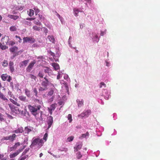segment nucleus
I'll use <instances>...</instances> for the list:
<instances>
[{"mask_svg": "<svg viewBox=\"0 0 160 160\" xmlns=\"http://www.w3.org/2000/svg\"><path fill=\"white\" fill-rule=\"evenodd\" d=\"M4 139L5 140H9L10 138H9V136H7L5 137H4Z\"/></svg>", "mask_w": 160, "mask_h": 160, "instance_id": "bf43d9fd", "label": "nucleus"}, {"mask_svg": "<svg viewBox=\"0 0 160 160\" xmlns=\"http://www.w3.org/2000/svg\"><path fill=\"white\" fill-rule=\"evenodd\" d=\"M9 136L10 138L9 140L13 142L15 139L16 135L15 134H13L12 135Z\"/></svg>", "mask_w": 160, "mask_h": 160, "instance_id": "5701e85b", "label": "nucleus"}, {"mask_svg": "<svg viewBox=\"0 0 160 160\" xmlns=\"http://www.w3.org/2000/svg\"><path fill=\"white\" fill-rule=\"evenodd\" d=\"M56 12L57 13V16L60 19H61V17L60 15L59 14H58L57 12Z\"/></svg>", "mask_w": 160, "mask_h": 160, "instance_id": "69168bd1", "label": "nucleus"}, {"mask_svg": "<svg viewBox=\"0 0 160 160\" xmlns=\"http://www.w3.org/2000/svg\"><path fill=\"white\" fill-rule=\"evenodd\" d=\"M23 132V128L22 127H21L18 128V129L13 131V132L16 133H22Z\"/></svg>", "mask_w": 160, "mask_h": 160, "instance_id": "dca6fc26", "label": "nucleus"}, {"mask_svg": "<svg viewBox=\"0 0 160 160\" xmlns=\"http://www.w3.org/2000/svg\"><path fill=\"white\" fill-rule=\"evenodd\" d=\"M28 157V155H26L25 156H24V155H22V154L21 157L19 158L18 160H24L25 159L27 158Z\"/></svg>", "mask_w": 160, "mask_h": 160, "instance_id": "c85d7f7f", "label": "nucleus"}, {"mask_svg": "<svg viewBox=\"0 0 160 160\" xmlns=\"http://www.w3.org/2000/svg\"><path fill=\"white\" fill-rule=\"evenodd\" d=\"M15 44V43L14 41H11L10 42L9 44L10 45L13 46Z\"/></svg>", "mask_w": 160, "mask_h": 160, "instance_id": "864d4df0", "label": "nucleus"}, {"mask_svg": "<svg viewBox=\"0 0 160 160\" xmlns=\"http://www.w3.org/2000/svg\"><path fill=\"white\" fill-rule=\"evenodd\" d=\"M48 137V134L47 133H46L44 134V135L43 136V139H43V140H44L45 141L44 142L46 141Z\"/></svg>", "mask_w": 160, "mask_h": 160, "instance_id": "ea45409f", "label": "nucleus"}, {"mask_svg": "<svg viewBox=\"0 0 160 160\" xmlns=\"http://www.w3.org/2000/svg\"><path fill=\"white\" fill-rule=\"evenodd\" d=\"M20 145V143L19 142L16 143L13 146L10 148L11 151H12L16 150L18 147Z\"/></svg>", "mask_w": 160, "mask_h": 160, "instance_id": "4468645a", "label": "nucleus"}, {"mask_svg": "<svg viewBox=\"0 0 160 160\" xmlns=\"http://www.w3.org/2000/svg\"><path fill=\"white\" fill-rule=\"evenodd\" d=\"M34 10H35V13L36 14L39 12V10L38 9L34 8Z\"/></svg>", "mask_w": 160, "mask_h": 160, "instance_id": "13d9d810", "label": "nucleus"}, {"mask_svg": "<svg viewBox=\"0 0 160 160\" xmlns=\"http://www.w3.org/2000/svg\"><path fill=\"white\" fill-rule=\"evenodd\" d=\"M36 62L35 60H34L32 62H31L29 64L26 70L28 72H30L31 70L33 67L34 65L35 64Z\"/></svg>", "mask_w": 160, "mask_h": 160, "instance_id": "39448f33", "label": "nucleus"}, {"mask_svg": "<svg viewBox=\"0 0 160 160\" xmlns=\"http://www.w3.org/2000/svg\"><path fill=\"white\" fill-rule=\"evenodd\" d=\"M28 107L31 113L35 117L37 120L41 121L42 120V112L41 111L40 113V110L41 107L40 105L32 106L29 104L28 106Z\"/></svg>", "mask_w": 160, "mask_h": 160, "instance_id": "f257e3e1", "label": "nucleus"}, {"mask_svg": "<svg viewBox=\"0 0 160 160\" xmlns=\"http://www.w3.org/2000/svg\"><path fill=\"white\" fill-rule=\"evenodd\" d=\"M15 37L17 38H19V40H18V41L19 42H21L22 39L19 36H18L17 35H16L15 36Z\"/></svg>", "mask_w": 160, "mask_h": 160, "instance_id": "6e6d98bb", "label": "nucleus"}, {"mask_svg": "<svg viewBox=\"0 0 160 160\" xmlns=\"http://www.w3.org/2000/svg\"><path fill=\"white\" fill-rule=\"evenodd\" d=\"M106 30H105V32L104 31H101V34H100V35H101V36H103L104 34L105 33V32H106Z\"/></svg>", "mask_w": 160, "mask_h": 160, "instance_id": "0e129e2a", "label": "nucleus"}, {"mask_svg": "<svg viewBox=\"0 0 160 160\" xmlns=\"http://www.w3.org/2000/svg\"><path fill=\"white\" fill-rule=\"evenodd\" d=\"M23 43L28 42L31 43L35 42V39L31 37H24L23 38Z\"/></svg>", "mask_w": 160, "mask_h": 160, "instance_id": "7ed1b4c3", "label": "nucleus"}, {"mask_svg": "<svg viewBox=\"0 0 160 160\" xmlns=\"http://www.w3.org/2000/svg\"><path fill=\"white\" fill-rule=\"evenodd\" d=\"M7 158L3 154H0V160H7Z\"/></svg>", "mask_w": 160, "mask_h": 160, "instance_id": "2f4dec72", "label": "nucleus"}, {"mask_svg": "<svg viewBox=\"0 0 160 160\" xmlns=\"http://www.w3.org/2000/svg\"><path fill=\"white\" fill-rule=\"evenodd\" d=\"M73 10L74 12V14L76 17L78 16V14L79 12V10L77 8H73Z\"/></svg>", "mask_w": 160, "mask_h": 160, "instance_id": "bb28decb", "label": "nucleus"}, {"mask_svg": "<svg viewBox=\"0 0 160 160\" xmlns=\"http://www.w3.org/2000/svg\"><path fill=\"white\" fill-rule=\"evenodd\" d=\"M77 102L78 103V107H81L83 104V102H82V100L80 101L78 99L77 100Z\"/></svg>", "mask_w": 160, "mask_h": 160, "instance_id": "7c9ffc66", "label": "nucleus"}, {"mask_svg": "<svg viewBox=\"0 0 160 160\" xmlns=\"http://www.w3.org/2000/svg\"><path fill=\"white\" fill-rule=\"evenodd\" d=\"M91 113V111L90 110H88L85 111L81 113L80 116L82 118L84 117H88Z\"/></svg>", "mask_w": 160, "mask_h": 160, "instance_id": "6e6552de", "label": "nucleus"}, {"mask_svg": "<svg viewBox=\"0 0 160 160\" xmlns=\"http://www.w3.org/2000/svg\"><path fill=\"white\" fill-rule=\"evenodd\" d=\"M53 122V117L51 116H49L47 118V123L48 125V128H50Z\"/></svg>", "mask_w": 160, "mask_h": 160, "instance_id": "423d86ee", "label": "nucleus"}, {"mask_svg": "<svg viewBox=\"0 0 160 160\" xmlns=\"http://www.w3.org/2000/svg\"><path fill=\"white\" fill-rule=\"evenodd\" d=\"M89 135V133L88 132H87L86 133L83 134L82 135V138H84L86 136H88Z\"/></svg>", "mask_w": 160, "mask_h": 160, "instance_id": "a18cd8bd", "label": "nucleus"}, {"mask_svg": "<svg viewBox=\"0 0 160 160\" xmlns=\"http://www.w3.org/2000/svg\"><path fill=\"white\" fill-rule=\"evenodd\" d=\"M13 65V62L12 61H10L9 63V66L10 72L12 73L14 71V70Z\"/></svg>", "mask_w": 160, "mask_h": 160, "instance_id": "f8f14e48", "label": "nucleus"}, {"mask_svg": "<svg viewBox=\"0 0 160 160\" xmlns=\"http://www.w3.org/2000/svg\"><path fill=\"white\" fill-rule=\"evenodd\" d=\"M29 148H26L24 150V151L23 152L22 155H24L25 154L28 152L29 151Z\"/></svg>", "mask_w": 160, "mask_h": 160, "instance_id": "49530a36", "label": "nucleus"}, {"mask_svg": "<svg viewBox=\"0 0 160 160\" xmlns=\"http://www.w3.org/2000/svg\"><path fill=\"white\" fill-rule=\"evenodd\" d=\"M8 106H9V107L10 108L12 112H15L14 111H16V112H15L16 113H17L18 112H17V110H18V112H19V109H18V108L16 107L15 108H13V106L11 104H8Z\"/></svg>", "mask_w": 160, "mask_h": 160, "instance_id": "2eb2a0df", "label": "nucleus"}, {"mask_svg": "<svg viewBox=\"0 0 160 160\" xmlns=\"http://www.w3.org/2000/svg\"><path fill=\"white\" fill-rule=\"evenodd\" d=\"M8 94L11 97H12V92L11 91H9L8 92Z\"/></svg>", "mask_w": 160, "mask_h": 160, "instance_id": "774afa93", "label": "nucleus"}, {"mask_svg": "<svg viewBox=\"0 0 160 160\" xmlns=\"http://www.w3.org/2000/svg\"><path fill=\"white\" fill-rule=\"evenodd\" d=\"M18 98L20 100L23 101H25L26 99V97L23 96H20Z\"/></svg>", "mask_w": 160, "mask_h": 160, "instance_id": "4c0bfd02", "label": "nucleus"}, {"mask_svg": "<svg viewBox=\"0 0 160 160\" xmlns=\"http://www.w3.org/2000/svg\"><path fill=\"white\" fill-rule=\"evenodd\" d=\"M48 38L50 42L54 43L55 39L53 36L52 35H49L48 37Z\"/></svg>", "mask_w": 160, "mask_h": 160, "instance_id": "a211bd4d", "label": "nucleus"}, {"mask_svg": "<svg viewBox=\"0 0 160 160\" xmlns=\"http://www.w3.org/2000/svg\"><path fill=\"white\" fill-rule=\"evenodd\" d=\"M102 86H103L105 88L106 87V85L105 84L104 82H101L100 83V88H102Z\"/></svg>", "mask_w": 160, "mask_h": 160, "instance_id": "09e8293b", "label": "nucleus"}, {"mask_svg": "<svg viewBox=\"0 0 160 160\" xmlns=\"http://www.w3.org/2000/svg\"><path fill=\"white\" fill-rule=\"evenodd\" d=\"M24 129L25 133L28 134L31 131H32V130L28 127H25Z\"/></svg>", "mask_w": 160, "mask_h": 160, "instance_id": "cd10ccee", "label": "nucleus"}, {"mask_svg": "<svg viewBox=\"0 0 160 160\" xmlns=\"http://www.w3.org/2000/svg\"><path fill=\"white\" fill-rule=\"evenodd\" d=\"M22 151V150H18L17 151L13 153H11L10 154L9 157L10 158H12L15 157L17 156L20 152Z\"/></svg>", "mask_w": 160, "mask_h": 160, "instance_id": "9b49d317", "label": "nucleus"}, {"mask_svg": "<svg viewBox=\"0 0 160 160\" xmlns=\"http://www.w3.org/2000/svg\"><path fill=\"white\" fill-rule=\"evenodd\" d=\"M51 85H52L53 86V88H51L50 89L49 91L48 92L47 95L48 96H51L53 94L55 90H56V89L54 87V85L53 84L50 83Z\"/></svg>", "mask_w": 160, "mask_h": 160, "instance_id": "0eeeda50", "label": "nucleus"}, {"mask_svg": "<svg viewBox=\"0 0 160 160\" xmlns=\"http://www.w3.org/2000/svg\"><path fill=\"white\" fill-rule=\"evenodd\" d=\"M51 71L52 70L49 68L48 67H46L44 69V72L48 73L49 75V73H51Z\"/></svg>", "mask_w": 160, "mask_h": 160, "instance_id": "393cba45", "label": "nucleus"}, {"mask_svg": "<svg viewBox=\"0 0 160 160\" xmlns=\"http://www.w3.org/2000/svg\"><path fill=\"white\" fill-rule=\"evenodd\" d=\"M82 144H80L78 145L76 147H74V152H76L78 151L80 149L82 148Z\"/></svg>", "mask_w": 160, "mask_h": 160, "instance_id": "4be33fe9", "label": "nucleus"}, {"mask_svg": "<svg viewBox=\"0 0 160 160\" xmlns=\"http://www.w3.org/2000/svg\"><path fill=\"white\" fill-rule=\"evenodd\" d=\"M9 41V38L7 36H5L1 40V43L3 45H7Z\"/></svg>", "mask_w": 160, "mask_h": 160, "instance_id": "1a4fd4ad", "label": "nucleus"}, {"mask_svg": "<svg viewBox=\"0 0 160 160\" xmlns=\"http://www.w3.org/2000/svg\"><path fill=\"white\" fill-rule=\"evenodd\" d=\"M67 118L69 120V122H71L72 121V115L71 114H69Z\"/></svg>", "mask_w": 160, "mask_h": 160, "instance_id": "a19ab883", "label": "nucleus"}, {"mask_svg": "<svg viewBox=\"0 0 160 160\" xmlns=\"http://www.w3.org/2000/svg\"><path fill=\"white\" fill-rule=\"evenodd\" d=\"M4 120V118H3V115L0 113V121H2Z\"/></svg>", "mask_w": 160, "mask_h": 160, "instance_id": "4d7b16f0", "label": "nucleus"}, {"mask_svg": "<svg viewBox=\"0 0 160 160\" xmlns=\"http://www.w3.org/2000/svg\"><path fill=\"white\" fill-rule=\"evenodd\" d=\"M33 29L34 30L37 31H39L40 30L41 28L38 27L36 26H34L33 27Z\"/></svg>", "mask_w": 160, "mask_h": 160, "instance_id": "58836bf2", "label": "nucleus"}, {"mask_svg": "<svg viewBox=\"0 0 160 160\" xmlns=\"http://www.w3.org/2000/svg\"><path fill=\"white\" fill-rule=\"evenodd\" d=\"M10 101L12 102L14 104L18 106H20V105L17 102H16V101H15L14 100L12 99H10Z\"/></svg>", "mask_w": 160, "mask_h": 160, "instance_id": "473e14b6", "label": "nucleus"}, {"mask_svg": "<svg viewBox=\"0 0 160 160\" xmlns=\"http://www.w3.org/2000/svg\"><path fill=\"white\" fill-rule=\"evenodd\" d=\"M33 23L34 24H36L37 25L40 26L41 25V23L38 20H35L33 22Z\"/></svg>", "mask_w": 160, "mask_h": 160, "instance_id": "e433bc0d", "label": "nucleus"}, {"mask_svg": "<svg viewBox=\"0 0 160 160\" xmlns=\"http://www.w3.org/2000/svg\"><path fill=\"white\" fill-rule=\"evenodd\" d=\"M51 65L56 70L59 69L60 68L58 64L57 63H52L51 64Z\"/></svg>", "mask_w": 160, "mask_h": 160, "instance_id": "f3484780", "label": "nucleus"}, {"mask_svg": "<svg viewBox=\"0 0 160 160\" xmlns=\"http://www.w3.org/2000/svg\"><path fill=\"white\" fill-rule=\"evenodd\" d=\"M50 83L49 81H43L41 82V85L43 87L48 88L47 86L49 85V83Z\"/></svg>", "mask_w": 160, "mask_h": 160, "instance_id": "ddd939ff", "label": "nucleus"}, {"mask_svg": "<svg viewBox=\"0 0 160 160\" xmlns=\"http://www.w3.org/2000/svg\"><path fill=\"white\" fill-rule=\"evenodd\" d=\"M47 76H46L44 77V78L45 80V81H49V80L47 78Z\"/></svg>", "mask_w": 160, "mask_h": 160, "instance_id": "338daca9", "label": "nucleus"}, {"mask_svg": "<svg viewBox=\"0 0 160 160\" xmlns=\"http://www.w3.org/2000/svg\"><path fill=\"white\" fill-rule=\"evenodd\" d=\"M29 62V60H25L22 62L20 64V67H22L23 65L26 66Z\"/></svg>", "mask_w": 160, "mask_h": 160, "instance_id": "412c9836", "label": "nucleus"}, {"mask_svg": "<svg viewBox=\"0 0 160 160\" xmlns=\"http://www.w3.org/2000/svg\"><path fill=\"white\" fill-rule=\"evenodd\" d=\"M34 10H33L32 9H30L29 10L28 15L29 16L32 17L34 15Z\"/></svg>", "mask_w": 160, "mask_h": 160, "instance_id": "72a5a7b5", "label": "nucleus"}, {"mask_svg": "<svg viewBox=\"0 0 160 160\" xmlns=\"http://www.w3.org/2000/svg\"><path fill=\"white\" fill-rule=\"evenodd\" d=\"M54 98V97L53 96H52V97L50 98L48 100V102H52L53 100V99Z\"/></svg>", "mask_w": 160, "mask_h": 160, "instance_id": "603ef678", "label": "nucleus"}, {"mask_svg": "<svg viewBox=\"0 0 160 160\" xmlns=\"http://www.w3.org/2000/svg\"><path fill=\"white\" fill-rule=\"evenodd\" d=\"M38 16L39 19L41 21H43L45 19V18L43 17L42 15L39 14Z\"/></svg>", "mask_w": 160, "mask_h": 160, "instance_id": "8fccbe9b", "label": "nucleus"}, {"mask_svg": "<svg viewBox=\"0 0 160 160\" xmlns=\"http://www.w3.org/2000/svg\"><path fill=\"white\" fill-rule=\"evenodd\" d=\"M30 78L32 79H33L34 80H36V77L32 75V74H30Z\"/></svg>", "mask_w": 160, "mask_h": 160, "instance_id": "3c124183", "label": "nucleus"}, {"mask_svg": "<svg viewBox=\"0 0 160 160\" xmlns=\"http://www.w3.org/2000/svg\"><path fill=\"white\" fill-rule=\"evenodd\" d=\"M47 89H48V88H44L43 87H40L39 88V91H44L46 90Z\"/></svg>", "mask_w": 160, "mask_h": 160, "instance_id": "c03bdc74", "label": "nucleus"}, {"mask_svg": "<svg viewBox=\"0 0 160 160\" xmlns=\"http://www.w3.org/2000/svg\"><path fill=\"white\" fill-rule=\"evenodd\" d=\"M74 138V137L72 136H71L69 137H68L67 138V140L68 142H71L72 141Z\"/></svg>", "mask_w": 160, "mask_h": 160, "instance_id": "37998d69", "label": "nucleus"}, {"mask_svg": "<svg viewBox=\"0 0 160 160\" xmlns=\"http://www.w3.org/2000/svg\"><path fill=\"white\" fill-rule=\"evenodd\" d=\"M0 98L4 101H7L8 100L5 96L1 92H0Z\"/></svg>", "mask_w": 160, "mask_h": 160, "instance_id": "b1692460", "label": "nucleus"}, {"mask_svg": "<svg viewBox=\"0 0 160 160\" xmlns=\"http://www.w3.org/2000/svg\"><path fill=\"white\" fill-rule=\"evenodd\" d=\"M9 49L11 52H15L18 50V48L17 47L14 46L10 48Z\"/></svg>", "mask_w": 160, "mask_h": 160, "instance_id": "aec40b11", "label": "nucleus"}, {"mask_svg": "<svg viewBox=\"0 0 160 160\" xmlns=\"http://www.w3.org/2000/svg\"><path fill=\"white\" fill-rule=\"evenodd\" d=\"M33 92L34 93H35L36 95H37L38 93V92L36 88H35L34 89Z\"/></svg>", "mask_w": 160, "mask_h": 160, "instance_id": "680f3d73", "label": "nucleus"}, {"mask_svg": "<svg viewBox=\"0 0 160 160\" xmlns=\"http://www.w3.org/2000/svg\"><path fill=\"white\" fill-rule=\"evenodd\" d=\"M56 105L57 104L55 103L52 104L50 105L49 108H48V111L50 115L52 114V111L55 109Z\"/></svg>", "mask_w": 160, "mask_h": 160, "instance_id": "9d476101", "label": "nucleus"}, {"mask_svg": "<svg viewBox=\"0 0 160 160\" xmlns=\"http://www.w3.org/2000/svg\"><path fill=\"white\" fill-rule=\"evenodd\" d=\"M25 93L27 96L29 97L30 96V91L28 89H26L25 90Z\"/></svg>", "mask_w": 160, "mask_h": 160, "instance_id": "f704fd0d", "label": "nucleus"}, {"mask_svg": "<svg viewBox=\"0 0 160 160\" xmlns=\"http://www.w3.org/2000/svg\"><path fill=\"white\" fill-rule=\"evenodd\" d=\"M8 47L6 45H3L2 43H0V48L2 50H5L8 48Z\"/></svg>", "mask_w": 160, "mask_h": 160, "instance_id": "a878e982", "label": "nucleus"}, {"mask_svg": "<svg viewBox=\"0 0 160 160\" xmlns=\"http://www.w3.org/2000/svg\"><path fill=\"white\" fill-rule=\"evenodd\" d=\"M38 76L40 78H42L43 77L44 75L42 72H40L38 74Z\"/></svg>", "mask_w": 160, "mask_h": 160, "instance_id": "de8ad7c7", "label": "nucleus"}, {"mask_svg": "<svg viewBox=\"0 0 160 160\" xmlns=\"http://www.w3.org/2000/svg\"><path fill=\"white\" fill-rule=\"evenodd\" d=\"M44 32L46 34L48 33V29L46 28H44Z\"/></svg>", "mask_w": 160, "mask_h": 160, "instance_id": "052dcab7", "label": "nucleus"}, {"mask_svg": "<svg viewBox=\"0 0 160 160\" xmlns=\"http://www.w3.org/2000/svg\"><path fill=\"white\" fill-rule=\"evenodd\" d=\"M44 142L42 139L39 138H33L31 145L30 146L31 147H34L37 145L38 147L40 148L42 146Z\"/></svg>", "mask_w": 160, "mask_h": 160, "instance_id": "f03ea898", "label": "nucleus"}, {"mask_svg": "<svg viewBox=\"0 0 160 160\" xmlns=\"http://www.w3.org/2000/svg\"><path fill=\"white\" fill-rule=\"evenodd\" d=\"M1 78L3 81L7 80L8 82H10L12 78L10 76H8L7 74H2L1 75Z\"/></svg>", "mask_w": 160, "mask_h": 160, "instance_id": "20e7f679", "label": "nucleus"}, {"mask_svg": "<svg viewBox=\"0 0 160 160\" xmlns=\"http://www.w3.org/2000/svg\"><path fill=\"white\" fill-rule=\"evenodd\" d=\"M10 30L12 32H14L16 31L17 30V28L15 26H13L11 27L10 28Z\"/></svg>", "mask_w": 160, "mask_h": 160, "instance_id": "c756f323", "label": "nucleus"}, {"mask_svg": "<svg viewBox=\"0 0 160 160\" xmlns=\"http://www.w3.org/2000/svg\"><path fill=\"white\" fill-rule=\"evenodd\" d=\"M8 17L9 18L13 19L14 20H16L19 18V17L17 15H8Z\"/></svg>", "mask_w": 160, "mask_h": 160, "instance_id": "6ab92c4d", "label": "nucleus"}, {"mask_svg": "<svg viewBox=\"0 0 160 160\" xmlns=\"http://www.w3.org/2000/svg\"><path fill=\"white\" fill-rule=\"evenodd\" d=\"M2 65L3 66L7 67L8 65V62L7 60H4L2 62Z\"/></svg>", "mask_w": 160, "mask_h": 160, "instance_id": "79ce46f5", "label": "nucleus"}, {"mask_svg": "<svg viewBox=\"0 0 160 160\" xmlns=\"http://www.w3.org/2000/svg\"><path fill=\"white\" fill-rule=\"evenodd\" d=\"M82 156V155L80 152H78L77 153V158L78 159H80Z\"/></svg>", "mask_w": 160, "mask_h": 160, "instance_id": "c9c22d12", "label": "nucleus"}, {"mask_svg": "<svg viewBox=\"0 0 160 160\" xmlns=\"http://www.w3.org/2000/svg\"><path fill=\"white\" fill-rule=\"evenodd\" d=\"M26 19L27 20H29L30 21H32V20H34L35 19V18H27Z\"/></svg>", "mask_w": 160, "mask_h": 160, "instance_id": "e2e57ef3", "label": "nucleus"}, {"mask_svg": "<svg viewBox=\"0 0 160 160\" xmlns=\"http://www.w3.org/2000/svg\"><path fill=\"white\" fill-rule=\"evenodd\" d=\"M15 37L17 38H19V40H18V41L19 42H21L22 39L19 36H18L17 35H16L15 36Z\"/></svg>", "mask_w": 160, "mask_h": 160, "instance_id": "5fc2aeb1", "label": "nucleus"}]
</instances>
